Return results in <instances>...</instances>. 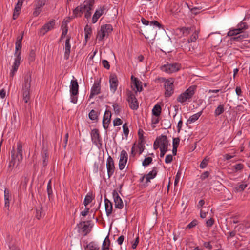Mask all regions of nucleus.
Listing matches in <instances>:
<instances>
[{
  "label": "nucleus",
  "mask_w": 250,
  "mask_h": 250,
  "mask_svg": "<svg viewBox=\"0 0 250 250\" xmlns=\"http://www.w3.org/2000/svg\"><path fill=\"white\" fill-rule=\"evenodd\" d=\"M104 8H103V9L97 10L95 11V12L92 17V23H95L97 21L98 19L104 13Z\"/></svg>",
  "instance_id": "25"
},
{
  "label": "nucleus",
  "mask_w": 250,
  "mask_h": 250,
  "mask_svg": "<svg viewBox=\"0 0 250 250\" xmlns=\"http://www.w3.org/2000/svg\"><path fill=\"white\" fill-rule=\"evenodd\" d=\"M91 140L94 144L96 145L98 147L102 146V141L100 136L99 130L95 128L92 130L91 133Z\"/></svg>",
  "instance_id": "8"
},
{
  "label": "nucleus",
  "mask_w": 250,
  "mask_h": 250,
  "mask_svg": "<svg viewBox=\"0 0 250 250\" xmlns=\"http://www.w3.org/2000/svg\"><path fill=\"white\" fill-rule=\"evenodd\" d=\"M110 87L111 91L114 93L116 91L118 85V80L115 74H112L109 78Z\"/></svg>",
  "instance_id": "15"
},
{
  "label": "nucleus",
  "mask_w": 250,
  "mask_h": 250,
  "mask_svg": "<svg viewBox=\"0 0 250 250\" xmlns=\"http://www.w3.org/2000/svg\"><path fill=\"white\" fill-rule=\"evenodd\" d=\"M167 144H169V141L167 136L162 135L156 139L154 142L153 147L155 150H156L158 148H160L162 146Z\"/></svg>",
  "instance_id": "7"
},
{
  "label": "nucleus",
  "mask_w": 250,
  "mask_h": 250,
  "mask_svg": "<svg viewBox=\"0 0 250 250\" xmlns=\"http://www.w3.org/2000/svg\"><path fill=\"white\" fill-rule=\"evenodd\" d=\"M112 195L115 203V207L117 208L122 209L124 207L123 201L119 196L118 192L116 190H114L112 192Z\"/></svg>",
  "instance_id": "14"
},
{
  "label": "nucleus",
  "mask_w": 250,
  "mask_h": 250,
  "mask_svg": "<svg viewBox=\"0 0 250 250\" xmlns=\"http://www.w3.org/2000/svg\"><path fill=\"white\" fill-rule=\"evenodd\" d=\"M104 202L106 213L109 216L112 213L113 209L112 203L106 198L105 199Z\"/></svg>",
  "instance_id": "23"
},
{
  "label": "nucleus",
  "mask_w": 250,
  "mask_h": 250,
  "mask_svg": "<svg viewBox=\"0 0 250 250\" xmlns=\"http://www.w3.org/2000/svg\"><path fill=\"white\" fill-rule=\"evenodd\" d=\"M247 184H242L240 185L238 187H236L235 188V189L237 190V191L241 192L245 189V188L247 187Z\"/></svg>",
  "instance_id": "50"
},
{
  "label": "nucleus",
  "mask_w": 250,
  "mask_h": 250,
  "mask_svg": "<svg viewBox=\"0 0 250 250\" xmlns=\"http://www.w3.org/2000/svg\"><path fill=\"white\" fill-rule=\"evenodd\" d=\"M248 26L247 23L245 22L241 21L237 25V28L239 30L240 33H242L244 30L248 29Z\"/></svg>",
  "instance_id": "31"
},
{
  "label": "nucleus",
  "mask_w": 250,
  "mask_h": 250,
  "mask_svg": "<svg viewBox=\"0 0 250 250\" xmlns=\"http://www.w3.org/2000/svg\"><path fill=\"white\" fill-rule=\"evenodd\" d=\"M21 57L16 58L15 59V61L12 66V70L10 74V77H13L15 75V73L17 72L21 63Z\"/></svg>",
  "instance_id": "22"
},
{
  "label": "nucleus",
  "mask_w": 250,
  "mask_h": 250,
  "mask_svg": "<svg viewBox=\"0 0 250 250\" xmlns=\"http://www.w3.org/2000/svg\"><path fill=\"white\" fill-rule=\"evenodd\" d=\"M173 160V157L171 155H167L166 156L165 158V163L167 164H168L171 163Z\"/></svg>",
  "instance_id": "57"
},
{
  "label": "nucleus",
  "mask_w": 250,
  "mask_h": 250,
  "mask_svg": "<svg viewBox=\"0 0 250 250\" xmlns=\"http://www.w3.org/2000/svg\"><path fill=\"white\" fill-rule=\"evenodd\" d=\"M100 89L101 87L100 83H95L91 88V93L89 96V99H91L94 96L99 94L100 93Z\"/></svg>",
  "instance_id": "20"
},
{
  "label": "nucleus",
  "mask_w": 250,
  "mask_h": 250,
  "mask_svg": "<svg viewBox=\"0 0 250 250\" xmlns=\"http://www.w3.org/2000/svg\"><path fill=\"white\" fill-rule=\"evenodd\" d=\"M157 174L156 167H153L152 170L150 171L146 175L147 177H149L151 179L154 178Z\"/></svg>",
  "instance_id": "39"
},
{
  "label": "nucleus",
  "mask_w": 250,
  "mask_h": 250,
  "mask_svg": "<svg viewBox=\"0 0 250 250\" xmlns=\"http://www.w3.org/2000/svg\"><path fill=\"white\" fill-rule=\"evenodd\" d=\"M239 30L236 28L231 29L227 33V36H234L238 35L241 33L239 31Z\"/></svg>",
  "instance_id": "36"
},
{
  "label": "nucleus",
  "mask_w": 250,
  "mask_h": 250,
  "mask_svg": "<svg viewBox=\"0 0 250 250\" xmlns=\"http://www.w3.org/2000/svg\"><path fill=\"white\" fill-rule=\"evenodd\" d=\"M149 30L151 31L152 33L149 34L148 31H146V35L145 36L146 39L155 37L156 35V31L154 27L151 28Z\"/></svg>",
  "instance_id": "35"
},
{
  "label": "nucleus",
  "mask_w": 250,
  "mask_h": 250,
  "mask_svg": "<svg viewBox=\"0 0 250 250\" xmlns=\"http://www.w3.org/2000/svg\"><path fill=\"white\" fill-rule=\"evenodd\" d=\"M122 121L121 119L117 118L113 121V125L114 126L120 125L122 124Z\"/></svg>",
  "instance_id": "55"
},
{
  "label": "nucleus",
  "mask_w": 250,
  "mask_h": 250,
  "mask_svg": "<svg viewBox=\"0 0 250 250\" xmlns=\"http://www.w3.org/2000/svg\"><path fill=\"white\" fill-rule=\"evenodd\" d=\"M234 167L236 171L241 170L244 168V165L242 164H237L234 166Z\"/></svg>",
  "instance_id": "58"
},
{
  "label": "nucleus",
  "mask_w": 250,
  "mask_h": 250,
  "mask_svg": "<svg viewBox=\"0 0 250 250\" xmlns=\"http://www.w3.org/2000/svg\"><path fill=\"white\" fill-rule=\"evenodd\" d=\"M9 197L10 193L8 189L5 188L4 190V201H5V207L7 208L8 209L9 208Z\"/></svg>",
  "instance_id": "29"
},
{
  "label": "nucleus",
  "mask_w": 250,
  "mask_h": 250,
  "mask_svg": "<svg viewBox=\"0 0 250 250\" xmlns=\"http://www.w3.org/2000/svg\"><path fill=\"white\" fill-rule=\"evenodd\" d=\"M123 132L125 136H127L129 133V129L126 123H125L123 125Z\"/></svg>",
  "instance_id": "51"
},
{
  "label": "nucleus",
  "mask_w": 250,
  "mask_h": 250,
  "mask_svg": "<svg viewBox=\"0 0 250 250\" xmlns=\"http://www.w3.org/2000/svg\"><path fill=\"white\" fill-rule=\"evenodd\" d=\"M161 106L160 105L157 104L153 107L152 109V114L156 117H159L161 113Z\"/></svg>",
  "instance_id": "28"
},
{
  "label": "nucleus",
  "mask_w": 250,
  "mask_h": 250,
  "mask_svg": "<svg viewBox=\"0 0 250 250\" xmlns=\"http://www.w3.org/2000/svg\"><path fill=\"white\" fill-rule=\"evenodd\" d=\"M94 3V0H86L83 2L84 12L85 18L89 19L91 17V10L92 9Z\"/></svg>",
  "instance_id": "10"
},
{
  "label": "nucleus",
  "mask_w": 250,
  "mask_h": 250,
  "mask_svg": "<svg viewBox=\"0 0 250 250\" xmlns=\"http://www.w3.org/2000/svg\"><path fill=\"white\" fill-rule=\"evenodd\" d=\"M97 112L94 110H91L89 113V118L91 120L97 119Z\"/></svg>",
  "instance_id": "41"
},
{
  "label": "nucleus",
  "mask_w": 250,
  "mask_h": 250,
  "mask_svg": "<svg viewBox=\"0 0 250 250\" xmlns=\"http://www.w3.org/2000/svg\"><path fill=\"white\" fill-rule=\"evenodd\" d=\"M202 114V111L191 116L187 121L188 123L191 124L192 123L195 122L199 118V117L201 116Z\"/></svg>",
  "instance_id": "27"
},
{
  "label": "nucleus",
  "mask_w": 250,
  "mask_h": 250,
  "mask_svg": "<svg viewBox=\"0 0 250 250\" xmlns=\"http://www.w3.org/2000/svg\"><path fill=\"white\" fill-rule=\"evenodd\" d=\"M113 107L115 114L116 115L119 114L121 111L119 105L117 104H115L113 105Z\"/></svg>",
  "instance_id": "49"
},
{
  "label": "nucleus",
  "mask_w": 250,
  "mask_h": 250,
  "mask_svg": "<svg viewBox=\"0 0 250 250\" xmlns=\"http://www.w3.org/2000/svg\"><path fill=\"white\" fill-rule=\"evenodd\" d=\"M36 53L34 49H31L29 55L28 60L30 62H33L35 60Z\"/></svg>",
  "instance_id": "38"
},
{
  "label": "nucleus",
  "mask_w": 250,
  "mask_h": 250,
  "mask_svg": "<svg viewBox=\"0 0 250 250\" xmlns=\"http://www.w3.org/2000/svg\"><path fill=\"white\" fill-rule=\"evenodd\" d=\"M111 117V113L109 110H106L103 117V126L104 129H107L108 127V125L110 122Z\"/></svg>",
  "instance_id": "18"
},
{
  "label": "nucleus",
  "mask_w": 250,
  "mask_h": 250,
  "mask_svg": "<svg viewBox=\"0 0 250 250\" xmlns=\"http://www.w3.org/2000/svg\"><path fill=\"white\" fill-rule=\"evenodd\" d=\"M209 173L208 171L203 172L200 176L201 180H204L209 176Z\"/></svg>",
  "instance_id": "61"
},
{
  "label": "nucleus",
  "mask_w": 250,
  "mask_h": 250,
  "mask_svg": "<svg viewBox=\"0 0 250 250\" xmlns=\"http://www.w3.org/2000/svg\"><path fill=\"white\" fill-rule=\"evenodd\" d=\"M174 81L172 79L166 80L165 81L164 87L166 89L165 93L166 97H169L174 92Z\"/></svg>",
  "instance_id": "9"
},
{
  "label": "nucleus",
  "mask_w": 250,
  "mask_h": 250,
  "mask_svg": "<svg viewBox=\"0 0 250 250\" xmlns=\"http://www.w3.org/2000/svg\"><path fill=\"white\" fill-rule=\"evenodd\" d=\"M126 95L129 107L132 110H137L139 108V103L135 93L128 90L126 92Z\"/></svg>",
  "instance_id": "5"
},
{
  "label": "nucleus",
  "mask_w": 250,
  "mask_h": 250,
  "mask_svg": "<svg viewBox=\"0 0 250 250\" xmlns=\"http://www.w3.org/2000/svg\"><path fill=\"white\" fill-rule=\"evenodd\" d=\"M43 212L42 211V208H40V209L36 210V217L38 219H40V218L42 215Z\"/></svg>",
  "instance_id": "54"
},
{
  "label": "nucleus",
  "mask_w": 250,
  "mask_h": 250,
  "mask_svg": "<svg viewBox=\"0 0 250 250\" xmlns=\"http://www.w3.org/2000/svg\"><path fill=\"white\" fill-rule=\"evenodd\" d=\"M31 81V73L28 71L24 76L22 87L23 100L25 103H27L30 98Z\"/></svg>",
  "instance_id": "2"
},
{
  "label": "nucleus",
  "mask_w": 250,
  "mask_h": 250,
  "mask_svg": "<svg viewBox=\"0 0 250 250\" xmlns=\"http://www.w3.org/2000/svg\"><path fill=\"white\" fill-rule=\"evenodd\" d=\"M150 25L151 26H157V27H160L161 26V24L159 23L156 21H152L150 22Z\"/></svg>",
  "instance_id": "62"
},
{
  "label": "nucleus",
  "mask_w": 250,
  "mask_h": 250,
  "mask_svg": "<svg viewBox=\"0 0 250 250\" xmlns=\"http://www.w3.org/2000/svg\"><path fill=\"white\" fill-rule=\"evenodd\" d=\"M198 38V35L196 33L192 34L189 39H188V42H195Z\"/></svg>",
  "instance_id": "53"
},
{
  "label": "nucleus",
  "mask_w": 250,
  "mask_h": 250,
  "mask_svg": "<svg viewBox=\"0 0 250 250\" xmlns=\"http://www.w3.org/2000/svg\"><path fill=\"white\" fill-rule=\"evenodd\" d=\"M198 223V221L196 219H194L187 227L186 229H190L195 227Z\"/></svg>",
  "instance_id": "45"
},
{
  "label": "nucleus",
  "mask_w": 250,
  "mask_h": 250,
  "mask_svg": "<svg viewBox=\"0 0 250 250\" xmlns=\"http://www.w3.org/2000/svg\"><path fill=\"white\" fill-rule=\"evenodd\" d=\"M131 81L133 83L134 86L136 88V91H135V93L136 94L137 92L142 91L143 88L142 86V82H140L137 78L134 77L133 75L131 76Z\"/></svg>",
  "instance_id": "21"
},
{
  "label": "nucleus",
  "mask_w": 250,
  "mask_h": 250,
  "mask_svg": "<svg viewBox=\"0 0 250 250\" xmlns=\"http://www.w3.org/2000/svg\"><path fill=\"white\" fill-rule=\"evenodd\" d=\"M47 194H48V198L49 200H50L51 196L53 193V191H52V186H51V180H50L47 184Z\"/></svg>",
  "instance_id": "37"
},
{
  "label": "nucleus",
  "mask_w": 250,
  "mask_h": 250,
  "mask_svg": "<svg viewBox=\"0 0 250 250\" xmlns=\"http://www.w3.org/2000/svg\"><path fill=\"white\" fill-rule=\"evenodd\" d=\"M70 36H67V39L65 41V51L64 54V58L66 60H68L69 58L70 53V49H71V44H70Z\"/></svg>",
  "instance_id": "19"
},
{
  "label": "nucleus",
  "mask_w": 250,
  "mask_h": 250,
  "mask_svg": "<svg viewBox=\"0 0 250 250\" xmlns=\"http://www.w3.org/2000/svg\"><path fill=\"white\" fill-rule=\"evenodd\" d=\"M62 28V32L60 41L65 37L68 32V27L66 25V23L65 24V27Z\"/></svg>",
  "instance_id": "47"
},
{
  "label": "nucleus",
  "mask_w": 250,
  "mask_h": 250,
  "mask_svg": "<svg viewBox=\"0 0 250 250\" xmlns=\"http://www.w3.org/2000/svg\"><path fill=\"white\" fill-rule=\"evenodd\" d=\"M55 25V21L52 20L48 23L45 24L42 28L40 29V32L44 35L46 32L54 28Z\"/></svg>",
  "instance_id": "17"
},
{
  "label": "nucleus",
  "mask_w": 250,
  "mask_h": 250,
  "mask_svg": "<svg viewBox=\"0 0 250 250\" xmlns=\"http://www.w3.org/2000/svg\"><path fill=\"white\" fill-rule=\"evenodd\" d=\"M92 200L93 197L92 194L88 193L85 197L83 204L85 206H87L92 202Z\"/></svg>",
  "instance_id": "33"
},
{
  "label": "nucleus",
  "mask_w": 250,
  "mask_h": 250,
  "mask_svg": "<svg viewBox=\"0 0 250 250\" xmlns=\"http://www.w3.org/2000/svg\"><path fill=\"white\" fill-rule=\"evenodd\" d=\"M48 157V156L47 153L46 152V151H44L42 154V159H43V163H43V166L44 167L46 166L47 164V159Z\"/></svg>",
  "instance_id": "46"
},
{
  "label": "nucleus",
  "mask_w": 250,
  "mask_h": 250,
  "mask_svg": "<svg viewBox=\"0 0 250 250\" xmlns=\"http://www.w3.org/2000/svg\"><path fill=\"white\" fill-rule=\"evenodd\" d=\"M180 142V138L179 137L174 138L173 139V146H176L178 147V145Z\"/></svg>",
  "instance_id": "59"
},
{
  "label": "nucleus",
  "mask_w": 250,
  "mask_h": 250,
  "mask_svg": "<svg viewBox=\"0 0 250 250\" xmlns=\"http://www.w3.org/2000/svg\"><path fill=\"white\" fill-rule=\"evenodd\" d=\"M152 162V158L150 157L146 158L142 163V165L144 167L147 166Z\"/></svg>",
  "instance_id": "44"
},
{
  "label": "nucleus",
  "mask_w": 250,
  "mask_h": 250,
  "mask_svg": "<svg viewBox=\"0 0 250 250\" xmlns=\"http://www.w3.org/2000/svg\"><path fill=\"white\" fill-rule=\"evenodd\" d=\"M244 38V35H239L237 37H232L231 38V41H240L241 40H242V39H243Z\"/></svg>",
  "instance_id": "63"
},
{
  "label": "nucleus",
  "mask_w": 250,
  "mask_h": 250,
  "mask_svg": "<svg viewBox=\"0 0 250 250\" xmlns=\"http://www.w3.org/2000/svg\"><path fill=\"white\" fill-rule=\"evenodd\" d=\"M23 36V33H22L21 36H18L17 38L16 44H21V42Z\"/></svg>",
  "instance_id": "64"
},
{
  "label": "nucleus",
  "mask_w": 250,
  "mask_h": 250,
  "mask_svg": "<svg viewBox=\"0 0 250 250\" xmlns=\"http://www.w3.org/2000/svg\"><path fill=\"white\" fill-rule=\"evenodd\" d=\"M85 34L91 35L92 34V28L88 24H87L84 27Z\"/></svg>",
  "instance_id": "52"
},
{
  "label": "nucleus",
  "mask_w": 250,
  "mask_h": 250,
  "mask_svg": "<svg viewBox=\"0 0 250 250\" xmlns=\"http://www.w3.org/2000/svg\"><path fill=\"white\" fill-rule=\"evenodd\" d=\"M11 160L10 161L8 165V170L12 171L15 165V159H17L19 163L21 162L23 159L22 145L21 142L17 143V154L15 155V150L13 148L11 151Z\"/></svg>",
  "instance_id": "1"
},
{
  "label": "nucleus",
  "mask_w": 250,
  "mask_h": 250,
  "mask_svg": "<svg viewBox=\"0 0 250 250\" xmlns=\"http://www.w3.org/2000/svg\"><path fill=\"white\" fill-rule=\"evenodd\" d=\"M214 222V219L211 218L206 221V225L207 227H211L213 225Z\"/></svg>",
  "instance_id": "60"
},
{
  "label": "nucleus",
  "mask_w": 250,
  "mask_h": 250,
  "mask_svg": "<svg viewBox=\"0 0 250 250\" xmlns=\"http://www.w3.org/2000/svg\"><path fill=\"white\" fill-rule=\"evenodd\" d=\"M45 0H36L34 3V10L33 12V15L34 17H37L41 12L42 7L45 5Z\"/></svg>",
  "instance_id": "11"
},
{
  "label": "nucleus",
  "mask_w": 250,
  "mask_h": 250,
  "mask_svg": "<svg viewBox=\"0 0 250 250\" xmlns=\"http://www.w3.org/2000/svg\"><path fill=\"white\" fill-rule=\"evenodd\" d=\"M106 168L108 179H109L114 174L115 171V165L112 158L109 156L106 161Z\"/></svg>",
  "instance_id": "12"
},
{
  "label": "nucleus",
  "mask_w": 250,
  "mask_h": 250,
  "mask_svg": "<svg viewBox=\"0 0 250 250\" xmlns=\"http://www.w3.org/2000/svg\"><path fill=\"white\" fill-rule=\"evenodd\" d=\"M73 12L75 17H81L82 14L84 12L83 3L76 7Z\"/></svg>",
  "instance_id": "26"
},
{
  "label": "nucleus",
  "mask_w": 250,
  "mask_h": 250,
  "mask_svg": "<svg viewBox=\"0 0 250 250\" xmlns=\"http://www.w3.org/2000/svg\"><path fill=\"white\" fill-rule=\"evenodd\" d=\"M112 30L113 28L111 24H105L101 27V31H102L106 34V36H108L109 34L111 33Z\"/></svg>",
  "instance_id": "24"
},
{
  "label": "nucleus",
  "mask_w": 250,
  "mask_h": 250,
  "mask_svg": "<svg viewBox=\"0 0 250 250\" xmlns=\"http://www.w3.org/2000/svg\"><path fill=\"white\" fill-rule=\"evenodd\" d=\"M128 159V154L127 152L123 150L120 154V160L119 162V168L120 170H123L125 166Z\"/></svg>",
  "instance_id": "13"
},
{
  "label": "nucleus",
  "mask_w": 250,
  "mask_h": 250,
  "mask_svg": "<svg viewBox=\"0 0 250 250\" xmlns=\"http://www.w3.org/2000/svg\"><path fill=\"white\" fill-rule=\"evenodd\" d=\"M86 248H87L88 250H99V247H97L94 242H90L86 245Z\"/></svg>",
  "instance_id": "34"
},
{
  "label": "nucleus",
  "mask_w": 250,
  "mask_h": 250,
  "mask_svg": "<svg viewBox=\"0 0 250 250\" xmlns=\"http://www.w3.org/2000/svg\"><path fill=\"white\" fill-rule=\"evenodd\" d=\"M224 106L223 104H220L214 111V116H218L224 112Z\"/></svg>",
  "instance_id": "30"
},
{
  "label": "nucleus",
  "mask_w": 250,
  "mask_h": 250,
  "mask_svg": "<svg viewBox=\"0 0 250 250\" xmlns=\"http://www.w3.org/2000/svg\"><path fill=\"white\" fill-rule=\"evenodd\" d=\"M79 85L77 80H72L70 85L71 102L76 104L78 100Z\"/></svg>",
  "instance_id": "4"
},
{
  "label": "nucleus",
  "mask_w": 250,
  "mask_h": 250,
  "mask_svg": "<svg viewBox=\"0 0 250 250\" xmlns=\"http://www.w3.org/2000/svg\"><path fill=\"white\" fill-rule=\"evenodd\" d=\"M23 1V0H18L14 8V11H15L16 12H19L20 11Z\"/></svg>",
  "instance_id": "43"
},
{
  "label": "nucleus",
  "mask_w": 250,
  "mask_h": 250,
  "mask_svg": "<svg viewBox=\"0 0 250 250\" xmlns=\"http://www.w3.org/2000/svg\"><path fill=\"white\" fill-rule=\"evenodd\" d=\"M15 52L14 53V55L16 58L21 57V49L22 45L15 43Z\"/></svg>",
  "instance_id": "32"
},
{
  "label": "nucleus",
  "mask_w": 250,
  "mask_h": 250,
  "mask_svg": "<svg viewBox=\"0 0 250 250\" xmlns=\"http://www.w3.org/2000/svg\"><path fill=\"white\" fill-rule=\"evenodd\" d=\"M209 158H208L207 157H206L201 162L200 165V167L201 168H205L207 165H208V162L209 161Z\"/></svg>",
  "instance_id": "42"
},
{
  "label": "nucleus",
  "mask_w": 250,
  "mask_h": 250,
  "mask_svg": "<svg viewBox=\"0 0 250 250\" xmlns=\"http://www.w3.org/2000/svg\"><path fill=\"white\" fill-rule=\"evenodd\" d=\"M195 89L196 86H190L184 92L178 96L177 101L181 103H183L187 101H189L195 94Z\"/></svg>",
  "instance_id": "3"
},
{
  "label": "nucleus",
  "mask_w": 250,
  "mask_h": 250,
  "mask_svg": "<svg viewBox=\"0 0 250 250\" xmlns=\"http://www.w3.org/2000/svg\"><path fill=\"white\" fill-rule=\"evenodd\" d=\"M110 241L109 240V236L108 235H107L104 240V241L103 244H102V248H110Z\"/></svg>",
  "instance_id": "40"
},
{
  "label": "nucleus",
  "mask_w": 250,
  "mask_h": 250,
  "mask_svg": "<svg viewBox=\"0 0 250 250\" xmlns=\"http://www.w3.org/2000/svg\"><path fill=\"white\" fill-rule=\"evenodd\" d=\"M105 36H106V34L100 30L97 33V38L99 41H102Z\"/></svg>",
  "instance_id": "48"
},
{
  "label": "nucleus",
  "mask_w": 250,
  "mask_h": 250,
  "mask_svg": "<svg viewBox=\"0 0 250 250\" xmlns=\"http://www.w3.org/2000/svg\"><path fill=\"white\" fill-rule=\"evenodd\" d=\"M102 63L103 66L106 68L107 69H109L110 68V64L106 60H103L102 61Z\"/></svg>",
  "instance_id": "56"
},
{
  "label": "nucleus",
  "mask_w": 250,
  "mask_h": 250,
  "mask_svg": "<svg viewBox=\"0 0 250 250\" xmlns=\"http://www.w3.org/2000/svg\"><path fill=\"white\" fill-rule=\"evenodd\" d=\"M89 221H83L77 224L78 228H81L82 231L84 233V236L86 235L91 230L89 229Z\"/></svg>",
  "instance_id": "16"
},
{
  "label": "nucleus",
  "mask_w": 250,
  "mask_h": 250,
  "mask_svg": "<svg viewBox=\"0 0 250 250\" xmlns=\"http://www.w3.org/2000/svg\"><path fill=\"white\" fill-rule=\"evenodd\" d=\"M181 68V65L178 63H167L161 67V69L162 71L165 72L167 73H172L175 72Z\"/></svg>",
  "instance_id": "6"
}]
</instances>
